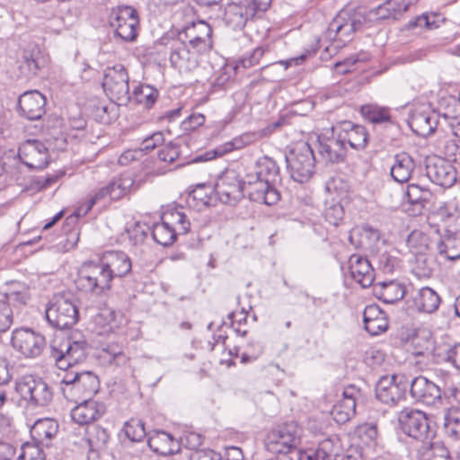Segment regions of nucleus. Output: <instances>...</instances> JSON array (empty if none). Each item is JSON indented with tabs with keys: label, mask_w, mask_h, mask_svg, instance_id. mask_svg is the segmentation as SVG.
Returning <instances> with one entry per match:
<instances>
[{
	"label": "nucleus",
	"mask_w": 460,
	"mask_h": 460,
	"mask_svg": "<svg viewBox=\"0 0 460 460\" xmlns=\"http://www.w3.org/2000/svg\"><path fill=\"white\" fill-rule=\"evenodd\" d=\"M16 391L24 399L35 406H46L53 398V393L49 385L41 378L32 376L22 377L16 383Z\"/></svg>",
	"instance_id": "obj_10"
},
{
	"label": "nucleus",
	"mask_w": 460,
	"mask_h": 460,
	"mask_svg": "<svg viewBox=\"0 0 460 460\" xmlns=\"http://www.w3.org/2000/svg\"><path fill=\"white\" fill-rule=\"evenodd\" d=\"M244 193L254 202L267 206L275 205L280 199L276 186L264 179L254 175H247L244 180Z\"/></svg>",
	"instance_id": "obj_16"
},
{
	"label": "nucleus",
	"mask_w": 460,
	"mask_h": 460,
	"mask_svg": "<svg viewBox=\"0 0 460 460\" xmlns=\"http://www.w3.org/2000/svg\"><path fill=\"white\" fill-rule=\"evenodd\" d=\"M425 171L430 181L441 187H451L456 181V171L453 164L437 155L426 157Z\"/></svg>",
	"instance_id": "obj_17"
},
{
	"label": "nucleus",
	"mask_w": 460,
	"mask_h": 460,
	"mask_svg": "<svg viewBox=\"0 0 460 460\" xmlns=\"http://www.w3.org/2000/svg\"><path fill=\"white\" fill-rule=\"evenodd\" d=\"M153 239L163 246H169L176 239V228L174 226H169L168 223H156L154 225L152 229Z\"/></svg>",
	"instance_id": "obj_43"
},
{
	"label": "nucleus",
	"mask_w": 460,
	"mask_h": 460,
	"mask_svg": "<svg viewBox=\"0 0 460 460\" xmlns=\"http://www.w3.org/2000/svg\"><path fill=\"white\" fill-rule=\"evenodd\" d=\"M4 299L10 307L16 306V305H24L26 303V295L22 292H10L6 293L1 297Z\"/></svg>",
	"instance_id": "obj_62"
},
{
	"label": "nucleus",
	"mask_w": 460,
	"mask_h": 460,
	"mask_svg": "<svg viewBox=\"0 0 460 460\" xmlns=\"http://www.w3.org/2000/svg\"><path fill=\"white\" fill-rule=\"evenodd\" d=\"M363 322L365 330L373 336L379 335L388 328L386 314L375 304L366 306Z\"/></svg>",
	"instance_id": "obj_30"
},
{
	"label": "nucleus",
	"mask_w": 460,
	"mask_h": 460,
	"mask_svg": "<svg viewBox=\"0 0 460 460\" xmlns=\"http://www.w3.org/2000/svg\"><path fill=\"white\" fill-rule=\"evenodd\" d=\"M337 455V447L333 440L326 438L318 444L317 448L312 454H304L303 458L306 457L307 460H335Z\"/></svg>",
	"instance_id": "obj_44"
},
{
	"label": "nucleus",
	"mask_w": 460,
	"mask_h": 460,
	"mask_svg": "<svg viewBox=\"0 0 460 460\" xmlns=\"http://www.w3.org/2000/svg\"><path fill=\"white\" fill-rule=\"evenodd\" d=\"M212 29L204 21L194 22L180 31L178 37L192 49L200 54L209 51L212 48Z\"/></svg>",
	"instance_id": "obj_14"
},
{
	"label": "nucleus",
	"mask_w": 460,
	"mask_h": 460,
	"mask_svg": "<svg viewBox=\"0 0 460 460\" xmlns=\"http://www.w3.org/2000/svg\"><path fill=\"white\" fill-rule=\"evenodd\" d=\"M205 122V116L201 113H193L190 115L183 122L185 129H195Z\"/></svg>",
	"instance_id": "obj_63"
},
{
	"label": "nucleus",
	"mask_w": 460,
	"mask_h": 460,
	"mask_svg": "<svg viewBox=\"0 0 460 460\" xmlns=\"http://www.w3.org/2000/svg\"><path fill=\"white\" fill-rule=\"evenodd\" d=\"M343 217V208L341 205L336 204L328 208L325 211L326 220L332 226H337Z\"/></svg>",
	"instance_id": "obj_60"
},
{
	"label": "nucleus",
	"mask_w": 460,
	"mask_h": 460,
	"mask_svg": "<svg viewBox=\"0 0 460 460\" xmlns=\"http://www.w3.org/2000/svg\"><path fill=\"white\" fill-rule=\"evenodd\" d=\"M189 460H221V454L210 449L196 450Z\"/></svg>",
	"instance_id": "obj_61"
},
{
	"label": "nucleus",
	"mask_w": 460,
	"mask_h": 460,
	"mask_svg": "<svg viewBox=\"0 0 460 460\" xmlns=\"http://www.w3.org/2000/svg\"><path fill=\"white\" fill-rule=\"evenodd\" d=\"M164 223H168L169 226H174L176 228V232L180 234H186L190 230V222L187 220L184 213L173 210L171 212H167L162 217Z\"/></svg>",
	"instance_id": "obj_49"
},
{
	"label": "nucleus",
	"mask_w": 460,
	"mask_h": 460,
	"mask_svg": "<svg viewBox=\"0 0 460 460\" xmlns=\"http://www.w3.org/2000/svg\"><path fill=\"white\" fill-rule=\"evenodd\" d=\"M429 236L421 231H412L407 238V245L417 255L424 254L429 248Z\"/></svg>",
	"instance_id": "obj_51"
},
{
	"label": "nucleus",
	"mask_w": 460,
	"mask_h": 460,
	"mask_svg": "<svg viewBox=\"0 0 460 460\" xmlns=\"http://www.w3.org/2000/svg\"><path fill=\"white\" fill-rule=\"evenodd\" d=\"M377 297L385 304H394L401 300L405 295L404 286L396 282H379L374 287Z\"/></svg>",
	"instance_id": "obj_36"
},
{
	"label": "nucleus",
	"mask_w": 460,
	"mask_h": 460,
	"mask_svg": "<svg viewBox=\"0 0 460 460\" xmlns=\"http://www.w3.org/2000/svg\"><path fill=\"white\" fill-rule=\"evenodd\" d=\"M444 429L448 437L460 439V409H447L444 415Z\"/></svg>",
	"instance_id": "obj_45"
},
{
	"label": "nucleus",
	"mask_w": 460,
	"mask_h": 460,
	"mask_svg": "<svg viewBox=\"0 0 460 460\" xmlns=\"http://www.w3.org/2000/svg\"><path fill=\"white\" fill-rule=\"evenodd\" d=\"M255 174L275 186L281 181L279 165L275 160L269 156L261 157L256 162Z\"/></svg>",
	"instance_id": "obj_37"
},
{
	"label": "nucleus",
	"mask_w": 460,
	"mask_h": 460,
	"mask_svg": "<svg viewBox=\"0 0 460 460\" xmlns=\"http://www.w3.org/2000/svg\"><path fill=\"white\" fill-rule=\"evenodd\" d=\"M270 0H243L230 3L225 7L223 20L233 30L243 29L248 20L252 19L258 12H265Z\"/></svg>",
	"instance_id": "obj_8"
},
{
	"label": "nucleus",
	"mask_w": 460,
	"mask_h": 460,
	"mask_svg": "<svg viewBox=\"0 0 460 460\" xmlns=\"http://www.w3.org/2000/svg\"><path fill=\"white\" fill-rule=\"evenodd\" d=\"M111 279L123 278L131 271V261L123 252H108L102 260Z\"/></svg>",
	"instance_id": "obj_33"
},
{
	"label": "nucleus",
	"mask_w": 460,
	"mask_h": 460,
	"mask_svg": "<svg viewBox=\"0 0 460 460\" xmlns=\"http://www.w3.org/2000/svg\"><path fill=\"white\" fill-rule=\"evenodd\" d=\"M46 318L51 326L64 330L77 323L79 313L71 298L64 295H57L46 308Z\"/></svg>",
	"instance_id": "obj_7"
},
{
	"label": "nucleus",
	"mask_w": 460,
	"mask_h": 460,
	"mask_svg": "<svg viewBox=\"0 0 460 460\" xmlns=\"http://www.w3.org/2000/svg\"><path fill=\"white\" fill-rule=\"evenodd\" d=\"M128 75L122 64L108 66L104 70L102 87L118 101L129 99Z\"/></svg>",
	"instance_id": "obj_15"
},
{
	"label": "nucleus",
	"mask_w": 460,
	"mask_h": 460,
	"mask_svg": "<svg viewBox=\"0 0 460 460\" xmlns=\"http://www.w3.org/2000/svg\"><path fill=\"white\" fill-rule=\"evenodd\" d=\"M45 105V96L37 90L23 93L18 100L20 114L30 120L40 119L46 111Z\"/></svg>",
	"instance_id": "obj_24"
},
{
	"label": "nucleus",
	"mask_w": 460,
	"mask_h": 460,
	"mask_svg": "<svg viewBox=\"0 0 460 460\" xmlns=\"http://www.w3.org/2000/svg\"><path fill=\"white\" fill-rule=\"evenodd\" d=\"M87 342L85 340H75L74 337H56L50 346V358L55 361L56 366L62 370L67 371L60 382L62 386H74V383L79 378L81 372L74 371L72 368L86 358Z\"/></svg>",
	"instance_id": "obj_1"
},
{
	"label": "nucleus",
	"mask_w": 460,
	"mask_h": 460,
	"mask_svg": "<svg viewBox=\"0 0 460 460\" xmlns=\"http://www.w3.org/2000/svg\"><path fill=\"white\" fill-rule=\"evenodd\" d=\"M200 53L192 49L188 44L180 40L172 48L170 62L173 67L184 70H192L198 64V56Z\"/></svg>",
	"instance_id": "obj_29"
},
{
	"label": "nucleus",
	"mask_w": 460,
	"mask_h": 460,
	"mask_svg": "<svg viewBox=\"0 0 460 460\" xmlns=\"http://www.w3.org/2000/svg\"><path fill=\"white\" fill-rule=\"evenodd\" d=\"M412 272L418 278H429L432 275V269L428 263V260L425 254H420L416 256Z\"/></svg>",
	"instance_id": "obj_57"
},
{
	"label": "nucleus",
	"mask_w": 460,
	"mask_h": 460,
	"mask_svg": "<svg viewBox=\"0 0 460 460\" xmlns=\"http://www.w3.org/2000/svg\"><path fill=\"white\" fill-rule=\"evenodd\" d=\"M221 460H243V451L237 447H227L221 455Z\"/></svg>",
	"instance_id": "obj_64"
},
{
	"label": "nucleus",
	"mask_w": 460,
	"mask_h": 460,
	"mask_svg": "<svg viewBox=\"0 0 460 460\" xmlns=\"http://www.w3.org/2000/svg\"><path fill=\"white\" fill-rule=\"evenodd\" d=\"M349 269L352 279L362 288L372 285L375 279L374 269L366 257L352 254L349 259Z\"/></svg>",
	"instance_id": "obj_28"
},
{
	"label": "nucleus",
	"mask_w": 460,
	"mask_h": 460,
	"mask_svg": "<svg viewBox=\"0 0 460 460\" xmlns=\"http://www.w3.org/2000/svg\"><path fill=\"white\" fill-rule=\"evenodd\" d=\"M106 411L104 403L91 399L82 400L71 411L72 420L79 425H87L99 420Z\"/></svg>",
	"instance_id": "obj_27"
},
{
	"label": "nucleus",
	"mask_w": 460,
	"mask_h": 460,
	"mask_svg": "<svg viewBox=\"0 0 460 460\" xmlns=\"http://www.w3.org/2000/svg\"><path fill=\"white\" fill-rule=\"evenodd\" d=\"M360 111L362 116L371 123H383L391 119L389 110L376 104L363 105Z\"/></svg>",
	"instance_id": "obj_46"
},
{
	"label": "nucleus",
	"mask_w": 460,
	"mask_h": 460,
	"mask_svg": "<svg viewBox=\"0 0 460 460\" xmlns=\"http://www.w3.org/2000/svg\"><path fill=\"white\" fill-rule=\"evenodd\" d=\"M40 445L24 444L22 447V453L18 456V460H43L42 452L40 449Z\"/></svg>",
	"instance_id": "obj_58"
},
{
	"label": "nucleus",
	"mask_w": 460,
	"mask_h": 460,
	"mask_svg": "<svg viewBox=\"0 0 460 460\" xmlns=\"http://www.w3.org/2000/svg\"><path fill=\"white\" fill-rule=\"evenodd\" d=\"M149 231V226L141 222H135L126 229L128 238L134 245L144 243Z\"/></svg>",
	"instance_id": "obj_52"
},
{
	"label": "nucleus",
	"mask_w": 460,
	"mask_h": 460,
	"mask_svg": "<svg viewBox=\"0 0 460 460\" xmlns=\"http://www.w3.org/2000/svg\"><path fill=\"white\" fill-rule=\"evenodd\" d=\"M21 162L28 168L41 170L49 162V148L38 139H28L22 142L18 149Z\"/></svg>",
	"instance_id": "obj_18"
},
{
	"label": "nucleus",
	"mask_w": 460,
	"mask_h": 460,
	"mask_svg": "<svg viewBox=\"0 0 460 460\" xmlns=\"http://www.w3.org/2000/svg\"><path fill=\"white\" fill-rule=\"evenodd\" d=\"M415 168L413 158L405 152L396 154L394 156V164L390 169L392 178L400 183L407 182Z\"/></svg>",
	"instance_id": "obj_35"
},
{
	"label": "nucleus",
	"mask_w": 460,
	"mask_h": 460,
	"mask_svg": "<svg viewBox=\"0 0 460 460\" xmlns=\"http://www.w3.org/2000/svg\"><path fill=\"white\" fill-rule=\"evenodd\" d=\"M147 445L151 450L162 455H172L180 450L178 441L165 431H155L148 438Z\"/></svg>",
	"instance_id": "obj_34"
},
{
	"label": "nucleus",
	"mask_w": 460,
	"mask_h": 460,
	"mask_svg": "<svg viewBox=\"0 0 460 460\" xmlns=\"http://www.w3.org/2000/svg\"><path fill=\"white\" fill-rule=\"evenodd\" d=\"M428 225L439 234V222L445 224L447 232L460 231V210L456 201L439 202L427 217Z\"/></svg>",
	"instance_id": "obj_11"
},
{
	"label": "nucleus",
	"mask_w": 460,
	"mask_h": 460,
	"mask_svg": "<svg viewBox=\"0 0 460 460\" xmlns=\"http://www.w3.org/2000/svg\"><path fill=\"white\" fill-rule=\"evenodd\" d=\"M290 177L297 182L307 181L314 172L315 156L308 143H300L285 156Z\"/></svg>",
	"instance_id": "obj_6"
},
{
	"label": "nucleus",
	"mask_w": 460,
	"mask_h": 460,
	"mask_svg": "<svg viewBox=\"0 0 460 460\" xmlns=\"http://www.w3.org/2000/svg\"><path fill=\"white\" fill-rule=\"evenodd\" d=\"M367 24L364 7L345 8L332 20L325 31V38L335 49L350 41L352 35Z\"/></svg>",
	"instance_id": "obj_3"
},
{
	"label": "nucleus",
	"mask_w": 460,
	"mask_h": 460,
	"mask_svg": "<svg viewBox=\"0 0 460 460\" xmlns=\"http://www.w3.org/2000/svg\"><path fill=\"white\" fill-rule=\"evenodd\" d=\"M13 347L25 358H35L46 348L45 337L31 329H17L12 335Z\"/></svg>",
	"instance_id": "obj_13"
},
{
	"label": "nucleus",
	"mask_w": 460,
	"mask_h": 460,
	"mask_svg": "<svg viewBox=\"0 0 460 460\" xmlns=\"http://www.w3.org/2000/svg\"><path fill=\"white\" fill-rule=\"evenodd\" d=\"M110 436L105 429L100 426H93L87 431V442L93 451L104 448Z\"/></svg>",
	"instance_id": "obj_48"
},
{
	"label": "nucleus",
	"mask_w": 460,
	"mask_h": 460,
	"mask_svg": "<svg viewBox=\"0 0 460 460\" xmlns=\"http://www.w3.org/2000/svg\"><path fill=\"white\" fill-rule=\"evenodd\" d=\"M453 392V376L439 371L436 380L431 381L423 376L414 377L411 382L410 394L416 402L427 406L439 407L445 399H450Z\"/></svg>",
	"instance_id": "obj_2"
},
{
	"label": "nucleus",
	"mask_w": 460,
	"mask_h": 460,
	"mask_svg": "<svg viewBox=\"0 0 460 460\" xmlns=\"http://www.w3.org/2000/svg\"><path fill=\"white\" fill-rule=\"evenodd\" d=\"M134 181L129 175L122 174L108 184L111 199L117 200L123 197L133 186Z\"/></svg>",
	"instance_id": "obj_47"
},
{
	"label": "nucleus",
	"mask_w": 460,
	"mask_h": 460,
	"mask_svg": "<svg viewBox=\"0 0 460 460\" xmlns=\"http://www.w3.org/2000/svg\"><path fill=\"white\" fill-rule=\"evenodd\" d=\"M395 376H382L376 385V396L383 403L396 405L404 400L405 387H402L395 381Z\"/></svg>",
	"instance_id": "obj_25"
},
{
	"label": "nucleus",
	"mask_w": 460,
	"mask_h": 460,
	"mask_svg": "<svg viewBox=\"0 0 460 460\" xmlns=\"http://www.w3.org/2000/svg\"><path fill=\"white\" fill-rule=\"evenodd\" d=\"M360 396V390L355 385L347 386L342 398L335 404L331 411L333 420L339 424L348 422L356 413V402Z\"/></svg>",
	"instance_id": "obj_22"
},
{
	"label": "nucleus",
	"mask_w": 460,
	"mask_h": 460,
	"mask_svg": "<svg viewBox=\"0 0 460 460\" xmlns=\"http://www.w3.org/2000/svg\"><path fill=\"white\" fill-rule=\"evenodd\" d=\"M58 423L53 419H40L31 429V436L37 445L49 447L58 432Z\"/></svg>",
	"instance_id": "obj_31"
},
{
	"label": "nucleus",
	"mask_w": 460,
	"mask_h": 460,
	"mask_svg": "<svg viewBox=\"0 0 460 460\" xmlns=\"http://www.w3.org/2000/svg\"><path fill=\"white\" fill-rule=\"evenodd\" d=\"M438 243L437 250L440 257L448 261H455L460 258V237L457 232H448Z\"/></svg>",
	"instance_id": "obj_38"
},
{
	"label": "nucleus",
	"mask_w": 460,
	"mask_h": 460,
	"mask_svg": "<svg viewBox=\"0 0 460 460\" xmlns=\"http://www.w3.org/2000/svg\"><path fill=\"white\" fill-rule=\"evenodd\" d=\"M315 147L318 155L326 164H339L345 159L346 147L338 136H319Z\"/></svg>",
	"instance_id": "obj_21"
},
{
	"label": "nucleus",
	"mask_w": 460,
	"mask_h": 460,
	"mask_svg": "<svg viewBox=\"0 0 460 460\" xmlns=\"http://www.w3.org/2000/svg\"><path fill=\"white\" fill-rule=\"evenodd\" d=\"M246 146L241 136L233 138L231 141L226 142L216 148L207 151L202 155H197L192 159V163L207 162L236 149Z\"/></svg>",
	"instance_id": "obj_39"
},
{
	"label": "nucleus",
	"mask_w": 460,
	"mask_h": 460,
	"mask_svg": "<svg viewBox=\"0 0 460 460\" xmlns=\"http://www.w3.org/2000/svg\"><path fill=\"white\" fill-rule=\"evenodd\" d=\"M13 309L4 299L0 298V332H5L13 323Z\"/></svg>",
	"instance_id": "obj_55"
},
{
	"label": "nucleus",
	"mask_w": 460,
	"mask_h": 460,
	"mask_svg": "<svg viewBox=\"0 0 460 460\" xmlns=\"http://www.w3.org/2000/svg\"><path fill=\"white\" fill-rule=\"evenodd\" d=\"M42 61L39 49L32 51L25 50L19 65L21 74L26 78H31L36 75L42 66Z\"/></svg>",
	"instance_id": "obj_40"
},
{
	"label": "nucleus",
	"mask_w": 460,
	"mask_h": 460,
	"mask_svg": "<svg viewBox=\"0 0 460 460\" xmlns=\"http://www.w3.org/2000/svg\"><path fill=\"white\" fill-rule=\"evenodd\" d=\"M157 97L158 91L155 88L148 84H140L134 88L132 96L129 95L128 100H133L146 109H150L155 104Z\"/></svg>",
	"instance_id": "obj_42"
},
{
	"label": "nucleus",
	"mask_w": 460,
	"mask_h": 460,
	"mask_svg": "<svg viewBox=\"0 0 460 460\" xmlns=\"http://www.w3.org/2000/svg\"><path fill=\"white\" fill-rule=\"evenodd\" d=\"M125 435L133 442L141 441L146 436L145 424L140 419L132 418L123 427Z\"/></svg>",
	"instance_id": "obj_50"
},
{
	"label": "nucleus",
	"mask_w": 460,
	"mask_h": 460,
	"mask_svg": "<svg viewBox=\"0 0 460 460\" xmlns=\"http://www.w3.org/2000/svg\"><path fill=\"white\" fill-rule=\"evenodd\" d=\"M441 116L448 125L460 117V101L458 102L456 98H449Z\"/></svg>",
	"instance_id": "obj_56"
},
{
	"label": "nucleus",
	"mask_w": 460,
	"mask_h": 460,
	"mask_svg": "<svg viewBox=\"0 0 460 460\" xmlns=\"http://www.w3.org/2000/svg\"><path fill=\"white\" fill-rule=\"evenodd\" d=\"M109 25L115 39L123 42H134L139 31L137 11L129 5L113 8L109 15Z\"/></svg>",
	"instance_id": "obj_4"
},
{
	"label": "nucleus",
	"mask_w": 460,
	"mask_h": 460,
	"mask_svg": "<svg viewBox=\"0 0 460 460\" xmlns=\"http://www.w3.org/2000/svg\"><path fill=\"white\" fill-rule=\"evenodd\" d=\"M338 137L344 146L348 144L355 150H362L367 145L369 134L364 126L343 121L340 125Z\"/></svg>",
	"instance_id": "obj_26"
},
{
	"label": "nucleus",
	"mask_w": 460,
	"mask_h": 460,
	"mask_svg": "<svg viewBox=\"0 0 460 460\" xmlns=\"http://www.w3.org/2000/svg\"><path fill=\"white\" fill-rule=\"evenodd\" d=\"M98 376L90 371L81 372L74 386H62L64 396L71 401L91 399L98 391Z\"/></svg>",
	"instance_id": "obj_19"
},
{
	"label": "nucleus",
	"mask_w": 460,
	"mask_h": 460,
	"mask_svg": "<svg viewBox=\"0 0 460 460\" xmlns=\"http://www.w3.org/2000/svg\"><path fill=\"white\" fill-rule=\"evenodd\" d=\"M413 4V0H385V2L372 9L364 7V14L367 23H374L382 20L394 19L406 12L410 5Z\"/></svg>",
	"instance_id": "obj_20"
},
{
	"label": "nucleus",
	"mask_w": 460,
	"mask_h": 460,
	"mask_svg": "<svg viewBox=\"0 0 460 460\" xmlns=\"http://www.w3.org/2000/svg\"><path fill=\"white\" fill-rule=\"evenodd\" d=\"M412 303L418 312L432 314L438 309L441 297L433 288L423 287L416 291Z\"/></svg>",
	"instance_id": "obj_32"
},
{
	"label": "nucleus",
	"mask_w": 460,
	"mask_h": 460,
	"mask_svg": "<svg viewBox=\"0 0 460 460\" xmlns=\"http://www.w3.org/2000/svg\"><path fill=\"white\" fill-rule=\"evenodd\" d=\"M406 196L410 203L424 206L429 199L430 192L417 184H410L407 187Z\"/></svg>",
	"instance_id": "obj_53"
},
{
	"label": "nucleus",
	"mask_w": 460,
	"mask_h": 460,
	"mask_svg": "<svg viewBox=\"0 0 460 460\" xmlns=\"http://www.w3.org/2000/svg\"><path fill=\"white\" fill-rule=\"evenodd\" d=\"M438 123V115L426 107L414 109L408 120L409 127L418 136L428 137L432 134Z\"/></svg>",
	"instance_id": "obj_23"
},
{
	"label": "nucleus",
	"mask_w": 460,
	"mask_h": 460,
	"mask_svg": "<svg viewBox=\"0 0 460 460\" xmlns=\"http://www.w3.org/2000/svg\"><path fill=\"white\" fill-rule=\"evenodd\" d=\"M215 191L222 203L235 205L244 196V181L234 170H226L217 179Z\"/></svg>",
	"instance_id": "obj_12"
},
{
	"label": "nucleus",
	"mask_w": 460,
	"mask_h": 460,
	"mask_svg": "<svg viewBox=\"0 0 460 460\" xmlns=\"http://www.w3.org/2000/svg\"><path fill=\"white\" fill-rule=\"evenodd\" d=\"M180 156V147L176 143L170 142L158 151L159 160L172 164Z\"/></svg>",
	"instance_id": "obj_54"
},
{
	"label": "nucleus",
	"mask_w": 460,
	"mask_h": 460,
	"mask_svg": "<svg viewBox=\"0 0 460 460\" xmlns=\"http://www.w3.org/2000/svg\"><path fill=\"white\" fill-rule=\"evenodd\" d=\"M265 49L262 48H256L248 56L242 58L236 66V67L242 66L243 68H250L255 65H258L261 58L263 57Z\"/></svg>",
	"instance_id": "obj_59"
},
{
	"label": "nucleus",
	"mask_w": 460,
	"mask_h": 460,
	"mask_svg": "<svg viewBox=\"0 0 460 460\" xmlns=\"http://www.w3.org/2000/svg\"><path fill=\"white\" fill-rule=\"evenodd\" d=\"M398 421L403 433L417 440L425 441L433 436L428 417L422 411L405 408L400 411Z\"/></svg>",
	"instance_id": "obj_9"
},
{
	"label": "nucleus",
	"mask_w": 460,
	"mask_h": 460,
	"mask_svg": "<svg viewBox=\"0 0 460 460\" xmlns=\"http://www.w3.org/2000/svg\"><path fill=\"white\" fill-rule=\"evenodd\" d=\"M418 460H450L449 452L440 442L423 444L418 450Z\"/></svg>",
	"instance_id": "obj_41"
},
{
	"label": "nucleus",
	"mask_w": 460,
	"mask_h": 460,
	"mask_svg": "<svg viewBox=\"0 0 460 460\" xmlns=\"http://www.w3.org/2000/svg\"><path fill=\"white\" fill-rule=\"evenodd\" d=\"M112 279L103 261L85 262L78 272L77 288L84 292L101 295L111 288Z\"/></svg>",
	"instance_id": "obj_5"
}]
</instances>
